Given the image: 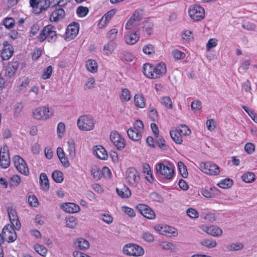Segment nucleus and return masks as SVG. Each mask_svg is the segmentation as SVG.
Listing matches in <instances>:
<instances>
[{
	"mask_svg": "<svg viewBox=\"0 0 257 257\" xmlns=\"http://www.w3.org/2000/svg\"><path fill=\"white\" fill-rule=\"evenodd\" d=\"M78 128L83 131H90L94 128L95 122L93 118L89 115H83L77 120Z\"/></svg>",
	"mask_w": 257,
	"mask_h": 257,
	"instance_id": "obj_1",
	"label": "nucleus"
},
{
	"mask_svg": "<svg viewBox=\"0 0 257 257\" xmlns=\"http://www.w3.org/2000/svg\"><path fill=\"white\" fill-rule=\"evenodd\" d=\"M57 37L55 28L51 25H49L43 28L38 38L40 42H43L46 39L49 42H53L56 41Z\"/></svg>",
	"mask_w": 257,
	"mask_h": 257,
	"instance_id": "obj_2",
	"label": "nucleus"
},
{
	"mask_svg": "<svg viewBox=\"0 0 257 257\" xmlns=\"http://www.w3.org/2000/svg\"><path fill=\"white\" fill-rule=\"evenodd\" d=\"M125 179L130 186L136 187L140 181V173L134 167L129 168L125 172Z\"/></svg>",
	"mask_w": 257,
	"mask_h": 257,
	"instance_id": "obj_3",
	"label": "nucleus"
},
{
	"mask_svg": "<svg viewBox=\"0 0 257 257\" xmlns=\"http://www.w3.org/2000/svg\"><path fill=\"white\" fill-rule=\"evenodd\" d=\"M188 14L190 18L194 21L202 20L205 14L204 8L197 5L191 6L188 9Z\"/></svg>",
	"mask_w": 257,
	"mask_h": 257,
	"instance_id": "obj_4",
	"label": "nucleus"
},
{
	"mask_svg": "<svg viewBox=\"0 0 257 257\" xmlns=\"http://www.w3.org/2000/svg\"><path fill=\"white\" fill-rule=\"evenodd\" d=\"M123 252L129 255L136 256H141L144 254V249L138 245L135 244H127L123 247Z\"/></svg>",
	"mask_w": 257,
	"mask_h": 257,
	"instance_id": "obj_5",
	"label": "nucleus"
},
{
	"mask_svg": "<svg viewBox=\"0 0 257 257\" xmlns=\"http://www.w3.org/2000/svg\"><path fill=\"white\" fill-rule=\"evenodd\" d=\"M34 117L38 120H46L49 118L53 113L46 106L38 107L33 113Z\"/></svg>",
	"mask_w": 257,
	"mask_h": 257,
	"instance_id": "obj_6",
	"label": "nucleus"
},
{
	"mask_svg": "<svg viewBox=\"0 0 257 257\" xmlns=\"http://www.w3.org/2000/svg\"><path fill=\"white\" fill-rule=\"evenodd\" d=\"M13 161L17 169L21 173L28 175L29 171L27 164L25 160L19 156H15L13 158Z\"/></svg>",
	"mask_w": 257,
	"mask_h": 257,
	"instance_id": "obj_7",
	"label": "nucleus"
},
{
	"mask_svg": "<svg viewBox=\"0 0 257 257\" xmlns=\"http://www.w3.org/2000/svg\"><path fill=\"white\" fill-rule=\"evenodd\" d=\"M157 172H159L162 175H163L165 179H171L174 175V168L173 166L169 164L165 165L162 163H160L156 168Z\"/></svg>",
	"mask_w": 257,
	"mask_h": 257,
	"instance_id": "obj_8",
	"label": "nucleus"
},
{
	"mask_svg": "<svg viewBox=\"0 0 257 257\" xmlns=\"http://www.w3.org/2000/svg\"><path fill=\"white\" fill-rule=\"evenodd\" d=\"M0 165L2 168L6 169L10 165V158L9 149L7 146H4L0 151Z\"/></svg>",
	"mask_w": 257,
	"mask_h": 257,
	"instance_id": "obj_9",
	"label": "nucleus"
},
{
	"mask_svg": "<svg viewBox=\"0 0 257 257\" xmlns=\"http://www.w3.org/2000/svg\"><path fill=\"white\" fill-rule=\"evenodd\" d=\"M110 140L118 150H122L124 148L125 141L117 132H111L110 135Z\"/></svg>",
	"mask_w": 257,
	"mask_h": 257,
	"instance_id": "obj_10",
	"label": "nucleus"
},
{
	"mask_svg": "<svg viewBox=\"0 0 257 257\" xmlns=\"http://www.w3.org/2000/svg\"><path fill=\"white\" fill-rule=\"evenodd\" d=\"M3 234L7 237L9 242H12L15 241L17 239V236L15 229L10 225L8 224L6 225L3 229Z\"/></svg>",
	"mask_w": 257,
	"mask_h": 257,
	"instance_id": "obj_11",
	"label": "nucleus"
},
{
	"mask_svg": "<svg viewBox=\"0 0 257 257\" xmlns=\"http://www.w3.org/2000/svg\"><path fill=\"white\" fill-rule=\"evenodd\" d=\"M140 213L146 218L149 219H153L156 217V214L153 209L147 205L141 204L138 206Z\"/></svg>",
	"mask_w": 257,
	"mask_h": 257,
	"instance_id": "obj_12",
	"label": "nucleus"
},
{
	"mask_svg": "<svg viewBox=\"0 0 257 257\" xmlns=\"http://www.w3.org/2000/svg\"><path fill=\"white\" fill-rule=\"evenodd\" d=\"M155 229L160 233L167 236H176L178 234L177 230L174 228L166 225H157Z\"/></svg>",
	"mask_w": 257,
	"mask_h": 257,
	"instance_id": "obj_13",
	"label": "nucleus"
},
{
	"mask_svg": "<svg viewBox=\"0 0 257 257\" xmlns=\"http://www.w3.org/2000/svg\"><path fill=\"white\" fill-rule=\"evenodd\" d=\"M79 28L77 24H70L67 27L66 32V40H71L74 38L78 34Z\"/></svg>",
	"mask_w": 257,
	"mask_h": 257,
	"instance_id": "obj_14",
	"label": "nucleus"
},
{
	"mask_svg": "<svg viewBox=\"0 0 257 257\" xmlns=\"http://www.w3.org/2000/svg\"><path fill=\"white\" fill-rule=\"evenodd\" d=\"M139 28L133 32H128L125 35V42L127 44L134 45L139 40V36L138 34Z\"/></svg>",
	"mask_w": 257,
	"mask_h": 257,
	"instance_id": "obj_15",
	"label": "nucleus"
},
{
	"mask_svg": "<svg viewBox=\"0 0 257 257\" xmlns=\"http://www.w3.org/2000/svg\"><path fill=\"white\" fill-rule=\"evenodd\" d=\"M61 208L66 212L74 213L80 211V207L73 203H65L61 205Z\"/></svg>",
	"mask_w": 257,
	"mask_h": 257,
	"instance_id": "obj_16",
	"label": "nucleus"
},
{
	"mask_svg": "<svg viewBox=\"0 0 257 257\" xmlns=\"http://www.w3.org/2000/svg\"><path fill=\"white\" fill-rule=\"evenodd\" d=\"M93 153L95 156L101 160H106L108 157L106 150L101 146H97L93 148Z\"/></svg>",
	"mask_w": 257,
	"mask_h": 257,
	"instance_id": "obj_17",
	"label": "nucleus"
},
{
	"mask_svg": "<svg viewBox=\"0 0 257 257\" xmlns=\"http://www.w3.org/2000/svg\"><path fill=\"white\" fill-rule=\"evenodd\" d=\"M65 15V13L63 9H57L54 11L50 15V20L51 22H58L63 19Z\"/></svg>",
	"mask_w": 257,
	"mask_h": 257,
	"instance_id": "obj_18",
	"label": "nucleus"
},
{
	"mask_svg": "<svg viewBox=\"0 0 257 257\" xmlns=\"http://www.w3.org/2000/svg\"><path fill=\"white\" fill-rule=\"evenodd\" d=\"M19 63L17 61H13L9 63L6 70V75L9 78L13 76L19 68Z\"/></svg>",
	"mask_w": 257,
	"mask_h": 257,
	"instance_id": "obj_19",
	"label": "nucleus"
},
{
	"mask_svg": "<svg viewBox=\"0 0 257 257\" xmlns=\"http://www.w3.org/2000/svg\"><path fill=\"white\" fill-rule=\"evenodd\" d=\"M74 247L80 250H86L89 247V243L83 238H79L74 242Z\"/></svg>",
	"mask_w": 257,
	"mask_h": 257,
	"instance_id": "obj_20",
	"label": "nucleus"
},
{
	"mask_svg": "<svg viewBox=\"0 0 257 257\" xmlns=\"http://www.w3.org/2000/svg\"><path fill=\"white\" fill-rule=\"evenodd\" d=\"M167 69L166 65L163 63H159L155 66L154 79L159 78L165 75Z\"/></svg>",
	"mask_w": 257,
	"mask_h": 257,
	"instance_id": "obj_21",
	"label": "nucleus"
},
{
	"mask_svg": "<svg viewBox=\"0 0 257 257\" xmlns=\"http://www.w3.org/2000/svg\"><path fill=\"white\" fill-rule=\"evenodd\" d=\"M207 234L213 236H219L222 234V230L216 226H210L206 227L204 230Z\"/></svg>",
	"mask_w": 257,
	"mask_h": 257,
	"instance_id": "obj_22",
	"label": "nucleus"
},
{
	"mask_svg": "<svg viewBox=\"0 0 257 257\" xmlns=\"http://www.w3.org/2000/svg\"><path fill=\"white\" fill-rule=\"evenodd\" d=\"M87 70L92 73H95L97 71L98 66L95 60L92 59L88 60L85 63Z\"/></svg>",
	"mask_w": 257,
	"mask_h": 257,
	"instance_id": "obj_23",
	"label": "nucleus"
},
{
	"mask_svg": "<svg viewBox=\"0 0 257 257\" xmlns=\"http://www.w3.org/2000/svg\"><path fill=\"white\" fill-rule=\"evenodd\" d=\"M129 138L134 141H138L141 140L142 135L140 131L135 129L129 128L127 131Z\"/></svg>",
	"mask_w": 257,
	"mask_h": 257,
	"instance_id": "obj_24",
	"label": "nucleus"
},
{
	"mask_svg": "<svg viewBox=\"0 0 257 257\" xmlns=\"http://www.w3.org/2000/svg\"><path fill=\"white\" fill-rule=\"evenodd\" d=\"M14 49L12 46H9L8 48L2 49L1 57L4 60L9 59L13 55Z\"/></svg>",
	"mask_w": 257,
	"mask_h": 257,
	"instance_id": "obj_25",
	"label": "nucleus"
},
{
	"mask_svg": "<svg viewBox=\"0 0 257 257\" xmlns=\"http://www.w3.org/2000/svg\"><path fill=\"white\" fill-rule=\"evenodd\" d=\"M50 0H40L39 2V5L38 6V10H34L36 14H39L43 12V11H45L47 10V9L50 6Z\"/></svg>",
	"mask_w": 257,
	"mask_h": 257,
	"instance_id": "obj_26",
	"label": "nucleus"
},
{
	"mask_svg": "<svg viewBox=\"0 0 257 257\" xmlns=\"http://www.w3.org/2000/svg\"><path fill=\"white\" fill-rule=\"evenodd\" d=\"M40 183L42 189L44 191H47L49 188V184L48 177L46 174L42 173L40 176Z\"/></svg>",
	"mask_w": 257,
	"mask_h": 257,
	"instance_id": "obj_27",
	"label": "nucleus"
},
{
	"mask_svg": "<svg viewBox=\"0 0 257 257\" xmlns=\"http://www.w3.org/2000/svg\"><path fill=\"white\" fill-rule=\"evenodd\" d=\"M6 208L11 222L18 218L16 210V207L14 205L9 204L7 206Z\"/></svg>",
	"mask_w": 257,
	"mask_h": 257,
	"instance_id": "obj_28",
	"label": "nucleus"
},
{
	"mask_svg": "<svg viewBox=\"0 0 257 257\" xmlns=\"http://www.w3.org/2000/svg\"><path fill=\"white\" fill-rule=\"evenodd\" d=\"M134 102L136 106L144 108L146 106L144 97L140 94H136L134 97Z\"/></svg>",
	"mask_w": 257,
	"mask_h": 257,
	"instance_id": "obj_29",
	"label": "nucleus"
},
{
	"mask_svg": "<svg viewBox=\"0 0 257 257\" xmlns=\"http://www.w3.org/2000/svg\"><path fill=\"white\" fill-rule=\"evenodd\" d=\"M116 192L117 194L123 198H126L131 195V192L128 188L124 186L121 188H117Z\"/></svg>",
	"mask_w": 257,
	"mask_h": 257,
	"instance_id": "obj_30",
	"label": "nucleus"
},
{
	"mask_svg": "<svg viewBox=\"0 0 257 257\" xmlns=\"http://www.w3.org/2000/svg\"><path fill=\"white\" fill-rule=\"evenodd\" d=\"M153 66L148 63L145 64L143 66V73L144 75L148 78L151 79H154V74L152 73Z\"/></svg>",
	"mask_w": 257,
	"mask_h": 257,
	"instance_id": "obj_31",
	"label": "nucleus"
},
{
	"mask_svg": "<svg viewBox=\"0 0 257 257\" xmlns=\"http://www.w3.org/2000/svg\"><path fill=\"white\" fill-rule=\"evenodd\" d=\"M115 43L113 40H110L106 44L103 48V50L105 52V54L109 55L112 54L115 48Z\"/></svg>",
	"mask_w": 257,
	"mask_h": 257,
	"instance_id": "obj_32",
	"label": "nucleus"
},
{
	"mask_svg": "<svg viewBox=\"0 0 257 257\" xmlns=\"http://www.w3.org/2000/svg\"><path fill=\"white\" fill-rule=\"evenodd\" d=\"M170 136L172 139L176 143L180 144L182 143L183 140L182 139L181 135L180 133L179 132L178 129H176L174 131H170Z\"/></svg>",
	"mask_w": 257,
	"mask_h": 257,
	"instance_id": "obj_33",
	"label": "nucleus"
},
{
	"mask_svg": "<svg viewBox=\"0 0 257 257\" xmlns=\"http://www.w3.org/2000/svg\"><path fill=\"white\" fill-rule=\"evenodd\" d=\"M244 245L241 242H235L229 244L226 246V248L229 251H237L242 249Z\"/></svg>",
	"mask_w": 257,
	"mask_h": 257,
	"instance_id": "obj_34",
	"label": "nucleus"
},
{
	"mask_svg": "<svg viewBox=\"0 0 257 257\" xmlns=\"http://www.w3.org/2000/svg\"><path fill=\"white\" fill-rule=\"evenodd\" d=\"M67 151L69 153V156L71 158L73 159L76 155L75 145L73 140H69L68 143Z\"/></svg>",
	"mask_w": 257,
	"mask_h": 257,
	"instance_id": "obj_35",
	"label": "nucleus"
},
{
	"mask_svg": "<svg viewBox=\"0 0 257 257\" xmlns=\"http://www.w3.org/2000/svg\"><path fill=\"white\" fill-rule=\"evenodd\" d=\"M143 172L147 175L146 176V179L149 182L152 183L153 181V179L151 172L150 167L149 164L145 163L143 165Z\"/></svg>",
	"mask_w": 257,
	"mask_h": 257,
	"instance_id": "obj_36",
	"label": "nucleus"
},
{
	"mask_svg": "<svg viewBox=\"0 0 257 257\" xmlns=\"http://www.w3.org/2000/svg\"><path fill=\"white\" fill-rule=\"evenodd\" d=\"M201 244L209 248L215 247L217 245L216 241L212 239H205L201 242Z\"/></svg>",
	"mask_w": 257,
	"mask_h": 257,
	"instance_id": "obj_37",
	"label": "nucleus"
},
{
	"mask_svg": "<svg viewBox=\"0 0 257 257\" xmlns=\"http://www.w3.org/2000/svg\"><path fill=\"white\" fill-rule=\"evenodd\" d=\"M241 179L246 183H251L255 180V175L253 173L247 172L242 175Z\"/></svg>",
	"mask_w": 257,
	"mask_h": 257,
	"instance_id": "obj_38",
	"label": "nucleus"
},
{
	"mask_svg": "<svg viewBox=\"0 0 257 257\" xmlns=\"http://www.w3.org/2000/svg\"><path fill=\"white\" fill-rule=\"evenodd\" d=\"M178 166L181 176L184 178H187L188 177V173L186 166L182 162H179L178 163Z\"/></svg>",
	"mask_w": 257,
	"mask_h": 257,
	"instance_id": "obj_39",
	"label": "nucleus"
},
{
	"mask_svg": "<svg viewBox=\"0 0 257 257\" xmlns=\"http://www.w3.org/2000/svg\"><path fill=\"white\" fill-rule=\"evenodd\" d=\"M52 177L54 180L57 183H61L63 180V174L60 171H55L52 175Z\"/></svg>",
	"mask_w": 257,
	"mask_h": 257,
	"instance_id": "obj_40",
	"label": "nucleus"
},
{
	"mask_svg": "<svg viewBox=\"0 0 257 257\" xmlns=\"http://www.w3.org/2000/svg\"><path fill=\"white\" fill-rule=\"evenodd\" d=\"M233 184L232 180L230 179H225L220 181L218 185L219 187L223 189H226L230 187Z\"/></svg>",
	"mask_w": 257,
	"mask_h": 257,
	"instance_id": "obj_41",
	"label": "nucleus"
},
{
	"mask_svg": "<svg viewBox=\"0 0 257 257\" xmlns=\"http://www.w3.org/2000/svg\"><path fill=\"white\" fill-rule=\"evenodd\" d=\"M53 68L52 66H49L46 69H44L42 74L41 77L43 79L49 78L52 74Z\"/></svg>",
	"mask_w": 257,
	"mask_h": 257,
	"instance_id": "obj_42",
	"label": "nucleus"
},
{
	"mask_svg": "<svg viewBox=\"0 0 257 257\" xmlns=\"http://www.w3.org/2000/svg\"><path fill=\"white\" fill-rule=\"evenodd\" d=\"M211 165L212 164L209 162H201L199 164V168L202 172L207 174L208 173H210L209 171V169Z\"/></svg>",
	"mask_w": 257,
	"mask_h": 257,
	"instance_id": "obj_43",
	"label": "nucleus"
},
{
	"mask_svg": "<svg viewBox=\"0 0 257 257\" xmlns=\"http://www.w3.org/2000/svg\"><path fill=\"white\" fill-rule=\"evenodd\" d=\"M35 250L40 255L45 256L47 252V249L42 245L37 244L35 247Z\"/></svg>",
	"mask_w": 257,
	"mask_h": 257,
	"instance_id": "obj_44",
	"label": "nucleus"
},
{
	"mask_svg": "<svg viewBox=\"0 0 257 257\" xmlns=\"http://www.w3.org/2000/svg\"><path fill=\"white\" fill-rule=\"evenodd\" d=\"M4 26L7 29H11L15 26V21L12 18H6L3 21Z\"/></svg>",
	"mask_w": 257,
	"mask_h": 257,
	"instance_id": "obj_45",
	"label": "nucleus"
},
{
	"mask_svg": "<svg viewBox=\"0 0 257 257\" xmlns=\"http://www.w3.org/2000/svg\"><path fill=\"white\" fill-rule=\"evenodd\" d=\"M178 130L180 133L181 135L189 136L191 134V130L185 124H181Z\"/></svg>",
	"mask_w": 257,
	"mask_h": 257,
	"instance_id": "obj_46",
	"label": "nucleus"
},
{
	"mask_svg": "<svg viewBox=\"0 0 257 257\" xmlns=\"http://www.w3.org/2000/svg\"><path fill=\"white\" fill-rule=\"evenodd\" d=\"M172 54L174 59L176 60L183 59L185 57V54L184 53L178 50H173L172 52Z\"/></svg>",
	"mask_w": 257,
	"mask_h": 257,
	"instance_id": "obj_47",
	"label": "nucleus"
},
{
	"mask_svg": "<svg viewBox=\"0 0 257 257\" xmlns=\"http://www.w3.org/2000/svg\"><path fill=\"white\" fill-rule=\"evenodd\" d=\"M66 223L67 226L70 228H74L77 225L76 220L75 217L72 216L67 219Z\"/></svg>",
	"mask_w": 257,
	"mask_h": 257,
	"instance_id": "obj_48",
	"label": "nucleus"
},
{
	"mask_svg": "<svg viewBox=\"0 0 257 257\" xmlns=\"http://www.w3.org/2000/svg\"><path fill=\"white\" fill-rule=\"evenodd\" d=\"M161 103L168 108L171 109L172 108V103L169 97H163L161 100Z\"/></svg>",
	"mask_w": 257,
	"mask_h": 257,
	"instance_id": "obj_49",
	"label": "nucleus"
},
{
	"mask_svg": "<svg viewBox=\"0 0 257 257\" xmlns=\"http://www.w3.org/2000/svg\"><path fill=\"white\" fill-rule=\"evenodd\" d=\"M209 171H210V173H208L207 174L210 175H216L220 172L219 167L215 164H212L211 166L209 168Z\"/></svg>",
	"mask_w": 257,
	"mask_h": 257,
	"instance_id": "obj_50",
	"label": "nucleus"
},
{
	"mask_svg": "<svg viewBox=\"0 0 257 257\" xmlns=\"http://www.w3.org/2000/svg\"><path fill=\"white\" fill-rule=\"evenodd\" d=\"M88 9L86 7L79 6L77 8V13L80 17H84L88 13Z\"/></svg>",
	"mask_w": 257,
	"mask_h": 257,
	"instance_id": "obj_51",
	"label": "nucleus"
},
{
	"mask_svg": "<svg viewBox=\"0 0 257 257\" xmlns=\"http://www.w3.org/2000/svg\"><path fill=\"white\" fill-rule=\"evenodd\" d=\"M186 213L188 216L191 218H197L199 216L197 211L192 208L188 209Z\"/></svg>",
	"mask_w": 257,
	"mask_h": 257,
	"instance_id": "obj_52",
	"label": "nucleus"
},
{
	"mask_svg": "<svg viewBox=\"0 0 257 257\" xmlns=\"http://www.w3.org/2000/svg\"><path fill=\"white\" fill-rule=\"evenodd\" d=\"M143 52L144 53L151 55L155 53L154 46L151 44L146 45L143 48Z\"/></svg>",
	"mask_w": 257,
	"mask_h": 257,
	"instance_id": "obj_53",
	"label": "nucleus"
},
{
	"mask_svg": "<svg viewBox=\"0 0 257 257\" xmlns=\"http://www.w3.org/2000/svg\"><path fill=\"white\" fill-rule=\"evenodd\" d=\"M203 218L209 222H213L216 220V217L213 213H207L203 214Z\"/></svg>",
	"mask_w": 257,
	"mask_h": 257,
	"instance_id": "obj_54",
	"label": "nucleus"
},
{
	"mask_svg": "<svg viewBox=\"0 0 257 257\" xmlns=\"http://www.w3.org/2000/svg\"><path fill=\"white\" fill-rule=\"evenodd\" d=\"M28 201L31 206L37 207L39 204L38 200L34 195L30 196L28 198Z\"/></svg>",
	"mask_w": 257,
	"mask_h": 257,
	"instance_id": "obj_55",
	"label": "nucleus"
},
{
	"mask_svg": "<svg viewBox=\"0 0 257 257\" xmlns=\"http://www.w3.org/2000/svg\"><path fill=\"white\" fill-rule=\"evenodd\" d=\"M139 24H138L137 23L132 20L131 18L129 19V20L127 21L125 25V29L130 30H132V29L135 28L137 26H138Z\"/></svg>",
	"mask_w": 257,
	"mask_h": 257,
	"instance_id": "obj_56",
	"label": "nucleus"
},
{
	"mask_svg": "<svg viewBox=\"0 0 257 257\" xmlns=\"http://www.w3.org/2000/svg\"><path fill=\"white\" fill-rule=\"evenodd\" d=\"M156 143L158 144V146L163 150H167V147L166 145L165 140L158 136V138H156Z\"/></svg>",
	"mask_w": 257,
	"mask_h": 257,
	"instance_id": "obj_57",
	"label": "nucleus"
},
{
	"mask_svg": "<svg viewBox=\"0 0 257 257\" xmlns=\"http://www.w3.org/2000/svg\"><path fill=\"white\" fill-rule=\"evenodd\" d=\"M191 107L192 110L194 111H199L201 108V104L200 101L198 100H195L191 103Z\"/></svg>",
	"mask_w": 257,
	"mask_h": 257,
	"instance_id": "obj_58",
	"label": "nucleus"
},
{
	"mask_svg": "<svg viewBox=\"0 0 257 257\" xmlns=\"http://www.w3.org/2000/svg\"><path fill=\"white\" fill-rule=\"evenodd\" d=\"M130 18L138 24H140V23L142 19V17L138 12H135Z\"/></svg>",
	"mask_w": 257,
	"mask_h": 257,
	"instance_id": "obj_59",
	"label": "nucleus"
},
{
	"mask_svg": "<svg viewBox=\"0 0 257 257\" xmlns=\"http://www.w3.org/2000/svg\"><path fill=\"white\" fill-rule=\"evenodd\" d=\"M121 96L125 101H128L131 99V94L130 91L126 88L122 90Z\"/></svg>",
	"mask_w": 257,
	"mask_h": 257,
	"instance_id": "obj_60",
	"label": "nucleus"
},
{
	"mask_svg": "<svg viewBox=\"0 0 257 257\" xmlns=\"http://www.w3.org/2000/svg\"><path fill=\"white\" fill-rule=\"evenodd\" d=\"M162 246L163 249L167 250H174L176 248V246L173 243L169 242H163Z\"/></svg>",
	"mask_w": 257,
	"mask_h": 257,
	"instance_id": "obj_61",
	"label": "nucleus"
},
{
	"mask_svg": "<svg viewBox=\"0 0 257 257\" xmlns=\"http://www.w3.org/2000/svg\"><path fill=\"white\" fill-rule=\"evenodd\" d=\"M65 131V126L63 122H59L57 126V133L59 137H61V134H63Z\"/></svg>",
	"mask_w": 257,
	"mask_h": 257,
	"instance_id": "obj_62",
	"label": "nucleus"
},
{
	"mask_svg": "<svg viewBox=\"0 0 257 257\" xmlns=\"http://www.w3.org/2000/svg\"><path fill=\"white\" fill-rule=\"evenodd\" d=\"M244 150L247 154H250L254 151V146L252 143H247L244 146Z\"/></svg>",
	"mask_w": 257,
	"mask_h": 257,
	"instance_id": "obj_63",
	"label": "nucleus"
},
{
	"mask_svg": "<svg viewBox=\"0 0 257 257\" xmlns=\"http://www.w3.org/2000/svg\"><path fill=\"white\" fill-rule=\"evenodd\" d=\"M217 40L216 39H210L206 45L207 49L209 50L211 48L217 45Z\"/></svg>",
	"mask_w": 257,
	"mask_h": 257,
	"instance_id": "obj_64",
	"label": "nucleus"
}]
</instances>
